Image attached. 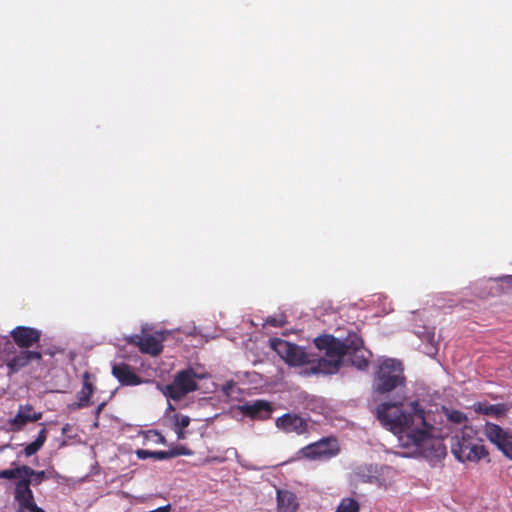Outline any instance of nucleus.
Listing matches in <instances>:
<instances>
[{"instance_id": "1", "label": "nucleus", "mask_w": 512, "mask_h": 512, "mask_svg": "<svg viewBox=\"0 0 512 512\" xmlns=\"http://www.w3.org/2000/svg\"><path fill=\"white\" fill-rule=\"evenodd\" d=\"M405 388L402 363L394 359L383 361L375 374L373 390L381 395L396 391L397 399L379 404L376 417L398 437L401 446L422 449L432 440L433 426L426 420L425 409L418 400L400 395Z\"/></svg>"}, {"instance_id": "2", "label": "nucleus", "mask_w": 512, "mask_h": 512, "mask_svg": "<svg viewBox=\"0 0 512 512\" xmlns=\"http://www.w3.org/2000/svg\"><path fill=\"white\" fill-rule=\"evenodd\" d=\"M474 434L471 427L465 426L461 436L456 435L452 438L451 452L460 462H478L488 456L487 450Z\"/></svg>"}, {"instance_id": "3", "label": "nucleus", "mask_w": 512, "mask_h": 512, "mask_svg": "<svg viewBox=\"0 0 512 512\" xmlns=\"http://www.w3.org/2000/svg\"><path fill=\"white\" fill-rule=\"evenodd\" d=\"M204 378V375L197 374L193 368L178 371L172 383L160 388L161 392L168 399L179 401L187 394L198 389L197 379Z\"/></svg>"}, {"instance_id": "4", "label": "nucleus", "mask_w": 512, "mask_h": 512, "mask_svg": "<svg viewBox=\"0 0 512 512\" xmlns=\"http://www.w3.org/2000/svg\"><path fill=\"white\" fill-rule=\"evenodd\" d=\"M270 347L289 366H303L315 362L313 355L306 350L281 338L270 339Z\"/></svg>"}, {"instance_id": "5", "label": "nucleus", "mask_w": 512, "mask_h": 512, "mask_svg": "<svg viewBox=\"0 0 512 512\" xmlns=\"http://www.w3.org/2000/svg\"><path fill=\"white\" fill-rule=\"evenodd\" d=\"M340 453L338 440L334 437H324L301 448L297 454L308 460H329Z\"/></svg>"}, {"instance_id": "6", "label": "nucleus", "mask_w": 512, "mask_h": 512, "mask_svg": "<svg viewBox=\"0 0 512 512\" xmlns=\"http://www.w3.org/2000/svg\"><path fill=\"white\" fill-rule=\"evenodd\" d=\"M275 426L286 434H295L297 436L309 433L311 424L309 417H303L298 413H285L278 417Z\"/></svg>"}, {"instance_id": "7", "label": "nucleus", "mask_w": 512, "mask_h": 512, "mask_svg": "<svg viewBox=\"0 0 512 512\" xmlns=\"http://www.w3.org/2000/svg\"><path fill=\"white\" fill-rule=\"evenodd\" d=\"M317 349L325 352V356L343 363V358L347 356L348 337L342 341L333 335L324 334L314 339Z\"/></svg>"}, {"instance_id": "8", "label": "nucleus", "mask_w": 512, "mask_h": 512, "mask_svg": "<svg viewBox=\"0 0 512 512\" xmlns=\"http://www.w3.org/2000/svg\"><path fill=\"white\" fill-rule=\"evenodd\" d=\"M127 343L139 348L142 353L158 356L163 350L164 335L156 332L150 335H131L126 338Z\"/></svg>"}, {"instance_id": "9", "label": "nucleus", "mask_w": 512, "mask_h": 512, "mask_svg": "<svg viewBox=\"0 0 512 512\" xmlns=\"http://www.w3.org/2000/svg\"><path fill=\"white\" fill-rule=\"evenodd\" d=\"M347 355L351 361V365L359 370H366L370 364L371 352L364 347L363 339L356 335L348 336Z\"/></svg>"}, {"instance_id": "10", "label": "nucleus", "mask_w": 512, "mask_h": 512, "mask_svg": "<svg viewBox=\"0 0 512 512\" xmlns=\"http://www.w3.org/2000/svg\"><path fill=\"white\" fill-rule=\"evenodd\" d=\"M484 430L487 438L512 460V435L494 423H486Z\"/></svg>"}, {"instance_id": "11", "label": "nucleus", "mask_w": 512, "mask_h": 512, "mask_svg": "<svg viewBox=\"0 0 512 512\" xmlns=\"http://www.w3.org/2000/svg\"><path fill=\"white\" fill-rule=\"evenodd\" d=\"M40 360H42L41 352L28 349H22L19 352H15L11 358H3V362L6 364L9 369V373L11 374L17 373L32 361Z\"/></svg>"}, {"instance_id": "12", "label": "nucleus", "mask_w": 512, "mask_h": 512, "mask_svg": "<svg viewBox=\"0 0 512 512\" xmlns=\"http://www.w3.org/2000/svg\"><path fill=\"white\" fill-rule=\"evenodd\" d=\"M14 343L21 349H29L41 338V331L28 326H17L11 332Z\"/></svg>"}, {"instance_id": "13", "label": "nucleus", "mask_w": 512, "mask_h": 512, "mask_svg": "<svg viewBox=\"0 0 512 512\" xmlns=\"http://www.w3.org/2000/svg\"><path fill=\"white\" fill-rule=\"evenodd\" d=\"M238 409L243 415L257 420H266L270 418L273 411V407L270 402L260 399L252 402H245L240 405Z\"/></svg>"}, {"instance_id": "14", "label": "nucleus", "mask_w": 512, "mask_h": 512, "mask_svg": "<svg viewBox=\"0 0 512 512\" xmlns=\"http://www.w3.org/2000/svg\"><path fill=\"white\" fill-rule=\"evenodd\" d=\"M42 418V412H34L30 404L20 405L15 417L10 421L13 431H20L29 422H36Z\"/></svg>"}, {"instance_id": "15", "label": "nucleus", "mask_w": 512, "mask_h": 512, "mask_svg": "<svg viewBox=\"0 0 512 512\" xmlns=\"http://www.w3.org/2000/svg\"><path fill=\"white\" fill-rule=\"evenodd\" d=\"M94 385L91 382V374L86 371L83 374V386L77 393V402L69 404L68 407L71 410H77L89 407L91 405V396L94 393Z\"/></svg>"}, {"instance_id": "16", "label": "nucleus", "mask_w": 512, "mask_h": 512, "mask_svg": "<svg viewBox=\"0 0 512 512\" xmlns=\"http://www.w3.org/2000/svg\"><path fill=\"white\" fill-rule=\"evenodd\" d=\"M112 375L124 386H136L142 383V379L126 363L113 365Z\"/></svg>"}, {"instance_id": "17", "label": "nucleus", "mask_w": 512, "mask_h": 512, "mask_svg": "<svg viewBox=\"0 0 512 512\" xmlns=\"http://www.w3.org/2000/svg\"><path fill=\"white\" fill-rule=\"evenodd\" d=\"M342 366L341 361L334 360L328 357L319 358L315 364H313L308 370L305 371V374H335L337 373Z\"/></svg>"}, {"instance_id": "18", "label": "nucleus", "mask_w": 512, "mask_h": 512, "mask_svg": "<svg viewBox=\"0 0 512 512\" xmlns=\"http://www.w3.org/2000/svg\"><path fill=\"white\" fill-rule=\"evenodd\" d=\"M298 502L296 495L288 490H277V512H296Z\"/></svg>"}, {"instance_id": "19", "label": "nucleus", "mask_w": 512, "mask_h": 512, "mask_svg": "<svg viewBox=\"0 0 512 512\" xmlns=\"http://www.w3.org/2000/svg\"><path fill=\"white\" fill-rule=\"evenodd\" d=\"M47 434H48L47 429L45 427H43L39 431L37 438L33 442L29 443L24 448V453L27 457L34 455L42 448V446L46 442Z\"/></svg>"}, {"instance_id": "20", "label": "nucleus", "mask_w": 512, "mask_h": 512, "mask_svg": "<svg viewBox=\"0 0 512 512\" xmlns=\"http://www.w3.org/2000/svg\"><path fill=\"white\" fill-rule=\"evenodd\" d=\"M360 504L359 502L350 497L343 498L339 503L335 512H359Z\"/></svg>"}, {"instance_id": "21", "label": "nucleus", "mask_w": 512, "mask_h": 512, "mask_svg": "<svg viewBox=\"0 0 512 512\" xmlns=\"http://www.w3.org/2000/svg\"><path fill=\"white\" fill-rule=\"evenodd\" d=\"M444 414L450 422L466 426L468 418L462 411L444 408Z\"/></svg>"}, {"instance_id": "22", "label": "nucleus", "mask_w": 512, "mask_h": 512, "mask_svg": "<svg viewBox=\"0 0 512 512\" xmlns=\"http://www.w3.org/2000/svg\"><path fill=\"white\" fill-rule=\"evenodd\" d=\"M136 455L139 459L155 458L158 460L169 459L167 451H149L144 449H137Z\"/></svg>"}, {"instance_id": "23", "label": "nucleus", "mask_w": 512, "mask_h": 512, "mask_svg": "<svg viewBox=\"0 0 512 512\" xmlns=\"http://www.w3.org/2000/svg\"><path fill=\"white\" fill-rule=\"evenodd\" d=\"M15 343L11 342L8 338L4 337L0 343V359L3 361V358H11L16 350Z\"/></svg>"}, {"instance_id": "24", "label": "nucleus", "mask_w": 512, "mask_h": 512, "mask_svg": "<svg viewBox=\"0 0 512 512\" xmlns=\"http://www.w3.org/2000/svg\"><path fill=\"white\" fill-rule=\"evenodd\" d=\"M23 477V465L18 466L16 468L5 469L0 471V479H17V481H20V479H23Z\"/></svg>"}, {"instance_id": "25", "label": "nucleus", "mask_w": 512, "mask_h": 512, "mask_svg": "<svg viewBox=\"0 0 512 512\" xmlns=\"http://www.w3.org/2000/svg\"><path fill=\"white\" fill-rule=\"evenodd\" d=\"M474 410L484 415H499L500 413L499 406L487 403H475Z\"/></svg>"}, {"instance_id": "26", "label": "nucleus", "mask_w": 512, "mask_h": 512, "mask_svg": "<svg viewBox=\"0 0 512 512\" xmlns=\"http://www.w3.org/2000/svg\"><path fill=\"white\" fill-rule=\"evenodd\" d=\"M168 452V457L169 458H173V457H177V456H188V455H191L192 454V451L190 449H188L187 447L185 446H176L170 450L167 451Z\"/></svg>"}, {"instance_id": "27", "label": "nucleus", "mask_w": 512, "mask_h": 512, "mask_svg": "<svg viewBox=\"0 0 512 512\" xmlns=\"http://www.w3.org/2000/svg\"><path fill=\"white\" fill-rule=\"evenodd\" d=\"M175 424L174 427L184 429L189 426L190 424V418L188 416H179L178 414L175 415Z\"/></svg>"}, {"instance_id": "28", "label": "nucleus", "mask_w": 512, "mask_h": 512, "mask_svg": "<svg viewBox=\"0 0 512 512\" xmlns=\"http://www.w3.org/2000/svg\"><path fill=\"white\" fill-rule=\"evenodd\" d=\"M286 322L280 318H276V317H268L266 319V324L267 325H270L272 327H282Z\"/></svg>"}, {"instance_id": "29", "label": "nucleus", "mask_w": 512, "mask_h": 512, "mask_svg": "<svg viewBox=\"0 0 512 512\" xmlns=\"http://www.w3.org/2000/svg\"><path fill=\"white\" fill-rule=\"evenodd\" d=\"M170 511H171V506L168 504V505L159 507L155 510H151L149 512H170Z\"/></svg>"}, {"instance_id": "30", "label": "nucleus", "mask_w": 512, "mask_h": 512, "mask_svg": "<svg viewBox=\"0 0 512 512\" xmlns=\"http://www.w3.org/2000/svg\"><path fill=\"white\" fill-rule=\"evenodd\" d=\"M174 431H175V433L177 434V438H178L179 440H180V439H184V438H185V432H184V429L174 427Z\"/></svg>"}, {"instance_id": "31", "label": "nucleus", "mask_w": 512, "mask_h": 512, "mask_svg": "<svg viewBox=\"0 0 512 512\" xmlns=\"http://www.w3.org/2000/svg\"><path fill=\"white\" fill-rule=\"evenodd\" d=\"M104 406H105V402H102L101 404H99V405L97 406V408H96V412H95V413H96V415H99V414L101 413V411L103 410Z\"/></svg>"}, {"instance_id": "32", "label": "nucleus", "mask_w": 512, "mask_h": 512, "mask_svg": "<svg viewBox=\"0 0 512 512\" xmlns=\"http://www.w3.org/2000/svg\"><path fill=\"white\" fill-rule=\"evenodd\" d=\"M69 429H70L69 424L64 425V427L62 428V433L65 434Z\"/></svg>"}, {"instance_id": "33", "label": "nucleus", "mask_w": 512, "mask_h": 512, "mask_svg": "<svg viewBox=\"0 0 512 512\" xmlns=\"http://www.w3.org/2000/svg\"><path fill=\"white\" fill-rule=\"evenodd\" d=\"M157 435L159 436V442L160 443H165V438L163 435H161L160 433H157Z\"/></svg>"}, {"instance_id": "34", "label": "nucleus", "mask_w": 512, "mask_h": 512, "mask_svg": "<svg viewBox=\"0 0 512 512\" xmlns=\"http://www.w3.org/2000/svg\"><path fill=\"white\" fill-rule=\"evenodd\" d=\"M168 409L173 411L175 408H174V406L172 404L169 403Z\"/></svg>"}]
</instances>
